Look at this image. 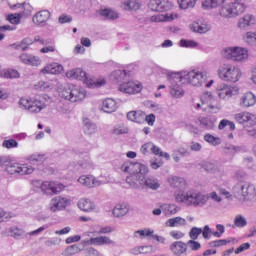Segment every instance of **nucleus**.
<instances>
[{
	"label": "nucleus",
	"mask_w": 256,
	"mask_h": 256,
	"mask_svg": "<svg viewBox=\"0 0 256 256\" xmlns=\"http://www.w3.org/2000/svg\"><path fill=\"white\" fill-rule=\"evenodd\" d=\"M148 7L151 11L163 13L164 11H169L173 7V4L169 0H150Z\"/></svg>",
	"instance_id": "obj_16"
},
{
	"label": "nucleus",
	"mask_w": 256,
	"mask_h": 256,
	"mask_svg": "<svg viewBox=\"0 0 256 256\" xmlns=\"http://www.w3.org/2000/svg\"><path fill=\"white\" fill-rule=\"evenodd\" d=\"M185 225H187V220L180 216L169 218L166 221V227H185Z\"/></svg>",
	"instance_id": "obj_36"
},
{
	"label": "nucleus",
	"mask_w": 256,
	"mask_h": 256,
	"mask_svg": "<svg viewBox=\"0 0 256 256\" xmlns=\"http://www.w3.org/2000/svg\"><path fill=\"white\" fill-rule=\"evenodd\" d=\"M40 189L46 195H57L65 189V186L59 182L44 181L41 183Z\"/></svg>",
	"instance_id": "obj_15"
},
{
	"label": "nucleus",
	"mask_w": 256,
	"mask_h": 256,
	"mask_svg": "<svg viewBox=\"0 0 256 256\" xmlns=\"http://www.w3.org/2000/svg\"><path fill=\"white\" fill-rule=\"evenodd\" d=\"M129 213L127 204H117L113 209L114 217H125Z\"/></svg>",
	"instance_id": "obj_39"
},
{
	"label": "nucleus",
	"mask_w": 256,
	"mask_h": 256,
	"mask_svg": "<svg viewBox=\"0 0 256 256\" xmlns=\"http://www.w3.org/2000/svg\"><path fill=\"white\" fill-rule=\"evenodd\" d=\"M204 141L210 143V145H213L214 147H217V145H221V138L215 137L211 134H206L204 136Z\"/></svg>",
	"instance_id": "obj_45"
},
{
	"label": "nucleus",
	"mask_w": 256,
	"mask_h": 256,
	"mask_svg": "<svg viewBox=\"0 0 256 256\" xmlns=\"http://www.w3.org/2000/svg\"><path fill=\"white\" fill-rule=\"evenodd\" d=\"M118 89L127 95H135V93H141L142 86L141 83L128 81L120 84Z\"/></svg>",
	"instance_id": "obj_17"
},
{
	"label": "nucleus",
	"mask_w": 256,
	"mask_h": 256,
	"mask_svg": "<svg viewBox=\"0 0 256 256\" xmlns=\"http://www.w3.org/2000/svg\"><path fill=\"white\" fill-rule=\"evenodd\" d=\"M153 235V231L151 229H143V230H137L134 232V237L143 239L145 237H151Z\"/></svg>",
	"instance_id": "obj_49"
},
{
	"label": "nucleus",
	"mask_w": 256,
	"mask_h": 256,
	"mask_svg": "<svg viewBox=\"0 0 256 256\" xmlns=\"http://www.w3.org/2000/svg\"><path fill=\"white\" fill-rule=\"evenodd\" d=\"M235 120L237 121V123L243 125L244 123L251 121V114H249L248 112L238 113L235 115Z\"/></svg>",
	"instance_id": "obj_44"
},
{
	"label": "nucleus",
	"mask_w": 256,
	"mask_h": 256,
	"mask_svg": "<svg viewBox=\"0 0 256 256\" xmlns=\"http://www.w3.org/2000/svg\"><path fill=\"white\" fill-rule=\"evenodd\" d=\"M100 17L103 19H110V21H115V19H119V14L111 9H102L99 10Z\"/></svg>",
	"instance_id": "obj_40"
},
{
	"label": "nucleus",
	"mask_w": 256,
	"mask_h": 256,
	"mask_svg": "<svg viewBox=\"0 0 256 256\" xmlns=\"http://www.w3.org/2000/svg\"><path fill=\"white\" fill-rule=\"evenodd\" d=\"M20 60L22 63H25V65H32L33 67H38V65H41V59L39 56H33L27 53L20 55Z\"/></svg>",
	"instance_id": "obj_27"
},
{
	"label": "nucleus",
	"mask_w": 256,
	"mask_h": 256,
	"mask_svg": "<svg viewBox=\"0 0 256 256\" xmlns=\"http://www.w3.org/2000/svg\"><path fill=\"white\" fill-rule=\"evenodd\" d=\"M168 183L170 187L178 189L174 192L175 201H177V193L187 195V192H185V189H187V181H185V178L179 176H170L168 177Z\"/></svg>",
	"instance_id": "obj_13"
},
{
	"label": "nucleus",
	"mask_w": 256,
	"mask_h": 256,
	"mask_svg": "<svg viewBox=\"0 0 256 256\" xmlns=\"http://www.w3.org/2000/svg\"><path fill=\"white\" fill-rule=\"evenodd\" d=\"M202 232H203V228L192 227L189 232V237L193 241H197V239H199V235H201Z\"/></svg>",
	"instance_id": "obj_53"
},
{
	"label": "nucleus",
	"mask_w": 256,
	"mask_h": 256,
	"mask_svg": "<svg viewBox=\"0 0 256 256\" xmlns=\"http://www.w3.org/2000/svg\"><path fill=\"white\" fill-rule=\"evenodd\" d=\"M229 243V240L221 239V240H214L209 242V247H223V245H227Z\"/></svg>",
	"instance_id": "obj_61"
},
{
	"label": "nucleus",
	"mask_w": 256,
	"mask_h": 256,
	"mask_svg": "<svg viewBox=\"0 0 256 256\" xmlns=\"http://www.w3.org/2000/svg\"><path fill=\"white\" fill-rule=\"evenodd\" d=\"M190 29L194 33H207L208 31H211V26L207 24H199L198 22H193L190 24Z\"/></svg>",
	"instance_id": "obj_38"
},
{
	"label": "nucleus",
	"mask_w": 256,
	"mask_h": 256,
	"mask_svg": "<svg viewBox=\"0 0 256 256\" xmlns=\"http://www.w3.org/2000/svg\"><path fill=\"white\" fill-rule=\"evenodd\" d=\"M241 1L243 0H231V2L224 3L222 6H220V17H223L224 19H233L238 17V15L245 13L247 6L241 3Z\"/></svg>",
	"instance_id": "obj_3"
},
{
	"label": "nucleus",
	"mask_w": 256,
	"mask_h": 256,
	"mask_svg": "<svg viewBox=\"0 0 256 256\" xmlns=\"http://www.w3.org/2000/svg\"><path fill=\"white\" fill-rule=\"evenodd\" d=\"M49 19H51V12L49 10H42L33 16L32 21L34 25L45 27Z\"/></svg>",
	"instance_id": "obj_19"
},
{
	"label": "nucleus",
	"mask_w": 256,
	"mask_h": 256,
	"mask_svg": "<svg viewBox=\"0 0 256 256\" xmlns=\"http://www.w3.org/2000/svg\"><path fill=\"white\" fill-rule=\"evenodd\" d=\"M244 41L248 45H256V32H247L244 36Z\"/></svg>",
	"instance_id": "obj_51"
},
{
	"label": "nucleus",
	"mask_w": 256,
	"mask_h": 256,
	"mask_svg": "<svg viewBox=\"0 0 256 256\" xmlns=\"http://www.w3.org/2000/svg\"><path fill=\"white\" fill-rule=\"evenodd\" d=\"M187 245L191 251H199V249H201V243L192 239L188 241Z\"/></svg>",
	"instance_id": "obj_63"
},
{
	"label": "nucleus",
	"mask_w": 256,
	"mask_h": 256,
	"mask_svg": "<svg viewBox=\"0 0 256 256\" xmlns=\"http://www.w3.org/2000/svg\"><path fill=\"white\" fill-rule=\"evenodd\" d=\"M5 167L9 175H31V173H33V167L11 162L9 160H7Z\"/></svg>",
	"instance_id": "obj_12"
},
{
	"label": "nucleus",
	"mask_w": 256,
	"mask_h": 256,
	"mask_svg": "<svg viewBox=\"0 0 256 256\" xmlns=\"http://www.w3.org/2000/svg\"><path fill=\"white\" fill-rule=\"evenodd\" d=\"M224 151L228 155H235V153H239V151H241V148L239 146H235V145H232V144H227L224 147Z\"/></svg>",
	"instance_id": "obj_57"
},
{
	"label": "nucleus",
	"mask_w": 256,
	"mask_h": 256,
	"mask_svg": "<svg viewBox=\"0 0 256 256\" xmlns=\"http://www.w3.org/2000/svg\"><path fill=\"white\" fill-rule=\"evenodd\" d=\"M193 107L197 111H203L204 113H217V111H219V108L216 105L205 102V100L198 103H193Z\"/></svg>",
	"instance_id": "obj_22"
},
{
	"label": "nucleus",
	"mask_w": 256,
	"mask_h": 256,
	"mask_svg": "<svg viewBox=\"0 0 256 256\" xmlns=\"http://www.w3.org/2000/svg\"><path fill=\"white\" fill-rule=\"evenodd\" d=\"M84 245H113V240H111L107 236H98V237H91L89 239L83 240Z\"/></svg>",
	"instance_id": "obj_21"
},
{
	"label": "nucleus",
	"mask_w": 256,
	"mask_h": 256,
	"mask_svg": "<svg viewBox=\"0 0 256 256\" xmlns=\"http://www.w3.org/2000/svg\"><path fill=\"white\" fill-rule=\"evenodd\" d=\"M198 121L203 129L211 131L215 129V123L217 122V118H215V116H206L199 118Z\"/></svg>",
	"instance_id": "obj_26"
},
{
	"label": "nucleus",
	"mask_w": 256,
	"mask_h": 256,
	"mask_svg": "<svg viewBox=\"0 0 256 256\" xmlns=\"http://www.w3.org/2000/svg\"><path fill=\"white\" fill-rule=\"evenodd\" d=\"M102 111L104 113H115L117 111V102L113 98H106L102 102Z\"/></svg>",
	"instance_id": "obj_33"
},
{
	"label": "nucleus",
	"mask_w": 256,
	"mask_h": 256,
	"mask_svg": "<svg viewBox=\"0 0 256 256\" xmlns=\"http://www.w3.org/2000/svg\"><path fill=\"white\" fill-rule=\"evenodd\" d=\"M236 227H245L247 225V219L243 215H237L234 219Z\"/></svg>",
	"instance_id": "obj_59"
},
{
	"label": "nucleus",
	"mask_w": 256,
	"mask_h": 256,
	"mask_svg": "<svg viewBox=\"0 0 256 256\" xmlns=\"http://www.w3.org/2000/svg\"><path fill=\"white\" fill-rule=\"evenodd\" d=\"M160 207L166 217H173V215H177L181 211V208L176 204H162Z\"/></svg>",
	"instance_id": "obj_32"
},
{
	"label": "nucleus",
	"mask_w": 256,
	"mask_h": 256,
	"mask_svg": "<svg viewBox=\"0 0 256 256\" xmlns=\"http://www.w3.org/2000/svg\"><path fill=\"white\" fill-rule=\"evenodd\" d=\"M19 107L29 111V113H41L45 108V103L37 98H21L19 100Z\"/></svg>",
	"instance_id": "obj_10"
},
{
	"label": "nucleus",
	"mask_w": 256,
	"mask_h": 256,
	"mask_svg": "<svg viewBox=\"0 0 256 256\" xmlns=\"http://www.w3.org/2000/svg\"><path fill=\"white\" fill-rule=\"evenodd\" d=\"M203 169H205V171H208L209 173H215V171H217V166L215 165V163L206 162L203 165Z\"/></svg>",
	"instance_id": "obj_64"
},
{
	"label": "nucleus",
	"mask_w": 256,
	"mask_h": 256,
	"mask_svg": "<svg viewBox=\"0 0 256 256\" xmlns=\"http://www.w3.org/2000/svg\"><path fill=\"white\" fill-rule=\"evenodd\" d=\"M79 251H81V249L79 248L78 245L73 244L71 246H68L64 252L63 255L65 256H71V255H75L76 253H79Z\"/></svg>",
	"instance_id": "obj_52"
},
{
	"label": "nucleus",
	"mask_w": 256,
	"mask_h": 256,
	"mask_svg": "<svg viewBox=\"0 0 256 256\" xmlns=\"http://www.w3.org/2000/svg\"><path fill=\"white\" fill-rule=\"evenodd\" d=\"M68 79H78V81H83L88 87H93L95 85L89 77H87V72L83 71L81 68H75L66 73Z\"/></svg>",
	"instance_id": "obj_14"
},
{
	"label": "nucleus",
	"mask_w": 256,
	"mask_h": 256,
	"mask_svg": "<svg viewBox=\"0 0 256 256\" xmlns=\"http://www.w3.org/2000/svg\"><path fill=\"white\" fill-rule=\"evenodd\" d=\"M61 72H63V65L59 63L48 64L41 70L44 75H59Z\"/></svg>",
	"instance_id": "obj_25"
},
{
	"label": "nucleus",
	"mask_w": 256,
	"mask_h": 256,
	"mask_svg": "<svg viewBox=\"0 0 256 256\" xmlns=\"http://www.w3.org/2000/svg\"><path fill=\"white\" fill-rule=\"evenodd\" d=\"M31 165H41L45 161V156L41 154H33L29 157Z\"/></svg>",
	"instance_id": "obj_48"
},
{
	"label": "nucleus",
	"mask_w": 256,
	"mask_h": 256,
	"mask_svg": "<svg viewBox=\"0 0 256 256\" xmlns=\"http://www.w3.org/2000/svg\"><path fill=\"white\" fill-rule=\"evenodd\" d=\"M234 196L239 201H256L255 185L249 182H239L232 188Z\"/></svg>",
	"instance_id": "obj_4"
},
{
	"label": "nucleus",
	"mask_w": 256,
	"mask_h": 256,
	"mask_svg": "<svg viewBox=\"0 0 256 256\" xmlns=\"http://www.w3.org/2000/svg\"><path fill=\"white\" fill-rule=\"evenodd\" d=\"M180 75H182V79L187 81L190 85H193V87H201V85H205L207 81V76L197 70H192L188 73H180Z\"/></svg>",
	"instance_id": "obj_11"
},
{
	"label": "nucleus",
	"mask_w": 256,
	"mask_h": 256,
	"mask_svg": "<svg viewBox=\"0 0 256 256\" xmlns=\"http://www.w3.org/2000/svg\"><path fill=\"white\" fill-rule=\"evenodd\" d=\"M170 251L175 256L185 255V253H187V244L182 241L173 242L170 245Z\"/></svg>",
	"instance_id": "obj_24"
},
{
	"label": "nucleus",
	"mask_w": 256,
	"mask_h": 256,
	"mask_svg": "<svg viewBox=\"0 0 256 256\" xmlns=\"http://www.w3.org/2000/svg\"><path fill=\"white\" fill-rule=\"evenodd\" d=\"M174 19L173 14H157L151 16L150 21L152 23H163L165 21H173Z\"/></svg>",
	"instance_id": "obj_41"
},
{
	"label": "nucleus",
	"mask_w": 256,
	"mask_h": 256,
	"mask_svg": "<svg viewBox=\"0 0 256 256\" xmlns=\"http://www.w3.org/2000/svg\"><path fill=\"white\" fill-rule=\"evenodd\" d=\"M77 206L79 207V209H81V211H84L85 213L95 211V203L87 198L80 199Z\"/></svg>",
	"instance_id": "obj_34"
},
{
	"label": "nucleus",
	"mask_w": 256,
	"mask_h": 256,
	"mask_svg": "<svg viewBox=\"0 0 256 256\" xmlns=\"http://www.w3.org/2000/svg\"><path fill=\"white\" fill-rule=\"evenodd\" d=\"M3 75L6 79H17V78H19V72L17 70H13V69L5 71Z\"/></svg>",
	"instance_id": "obj_60"
},
{
	"label": "nucleus",
	"mask_w": 256,
	"mask_h": 256,
	"mask_svg": "<svg viewBox=\"0 0 256 256\" xmlns=\"http://www.w3.org/2000/svg\"><path fill=\"white\" fill-rule=\"evenodd\" d=\"M216 95L219 99H230L233 97V88L226 84L219 85L216 89Z\"/></svg>",
	"instance_id": "obj_23"
},
{
	"label": "nucleus",
	"mask_w": 256,
	"mask_h": 256,
	"mask_svg": "<svg viewBox=\"0 0 256 256\" xmlns=\"http://www.w3.org/2000/svg\"><path fill=\"white\" fill-rule=\"evenodd\" d=\"M2 147L4 149H14L15 147H19V143L15 139H8L3 141Z\"/></svg>",
	"instance_id": "obj_56"
},
{
	"label": "nucleus",
	"mask_w": 256,
	"mask_h": 256,
	"mask_svg": "<svg viewBox=\"0 0 256 256\" xmlns=\"http://www.w3.org/2000/svg\"><path fill=\"white\" fill-rule=\"evenodd\" d=\"M9 233L11 237H15L16 239L19 237H25V231L23 229L12 227L9 229Z\"/></svg>",
	"instance_id": "obj_55"
},
{
	"label": "nucleus",
	"mask_w": 256,
	"mask_h": 256,
	"mask_svg": "<svg viewBox=\"0 0 256 256\" xmlns=\"http://www.w3.org/2000/svg\"><path fill=\"white\" fill-rule=\"evenodd\" d=\"M148 173H142L136 183H132V189H139L140 191H157L161 188V182L155 176H147Z\"/></svg>",
	"instance_id": "obj_5"
},
{
	"label": "nucleus",
	"mask_w": 256,
	"mask_h": 256,
	"mask_svg": "<svg viewBox=\"0 0 256 256\" xmlns=\"http://www.w3.org/2000/svg\"><path fill=\"white\" fill-rule=\"evenodd\" d=\"M222 56L225 59H230L231 61H235L239 63L241 61H245L249 57V51L246 48L241 47H227L222 51Z\"/></svg>",
	"instance_id": "obj_9"
},
{
	"label": "nucleus",
	"mask_w": 256,
	"mask_h": 256,
	"mask_svg": "<svg viewBox=\"0 0 256 256\" xmlns=\"http://www.w3.org/2000/svg\"><path fill=\"white\" fill-rule=\"evenodd\" d=\"M79 167H81V169H93V167H95V164L93 163V161H91L90 157H87L84 160H80L78 162Z\"/></svg>",
	"instance_id": "obj_46"
},
{
	"label": "nucleus",
	"mask_w": 256,
	"mask_h": 256,
	"mask_svg": "<svg viewBox=\"0 0 256 256\" xmlns=\"http://www.w3.org/2000/svg\"><path fill=\"white\" fill-rule=\"evenodd\" d=\"M123 173H129L126 183L133 189V183H137L143 173H149V168L139 162L126 161L121 165Z\"/></svg>",
	"instance_id": "obj_1"
},
{
	"label": "nucleus",
	"mask_w": 256,
	"mask_h": 256,
	"mask_svg": "<svg viewBox=\"0 0 256 256\" xmlns=\"http://www.w3.org/2000/svg\"><path fill=\"white\" fill-rule=\"evenodd\" d=\"M78 183L84 185V187H99L101 185V181L96 180L93 176H81L78 179Z\"/></svg>",
	"instance_id": "obj_29"
},
{
	"label": "nucleus",
	"mask_w": 256,
	"mask_h": 256,
	"mask_svg": "<svg viewBox=\"0 0 256 256\" xmlns=\"http://www.w3.org/2000/svg\"><path fill=\"white\" fill-rule=\"evenodd\" d=\"M112 82L123 85L127 81V72L125 70H116L110 75Z\"/></svg>",
	"instance_id": "obj_28"
},
{
	"label": "nucleus",
	"mask_w": 256,
	"mask_h": 256,
	"mask_svg": "<svg viewBox=\"0 0 256 256\" xmlns=\"http://www.w3.org/2000/svg\"><path fill=\"white\" fill-rule=\"evenodd\" d=\"M207 201H209V195L201 192L188 191L186 194H183V192L176 194V203H185L193 207H203Z\"/></svg>",
	"instance_id": "obj_2"
},
{
	"label": "nucleus",
	"mask_w": 256,
	"mask_h": 256,
	"mask_svg": "<svg viewBox=\"0 0 256 256\" xmlns=\"http://www.w3.org/2000/svg\"><path fill=\"white\" fill-rule=\"evenodd\" d=\"M127 119L133 123H145V112L141 110L130 111L127 113Z\"/></svg>",
	"instance_id": "obj_31"
},
{
	"label": "nucleus",
	"mask_w": 256,
	"mask_h": 256,
	"mask_svg": "<svg viewBox=\"0 0 256 256\" xmlns=\"http://www.w3.org/2000/svg\"><path fill=\"white\" fill-rule=\"evenodd\" d=\"M216 229L217 231H214V233H212L213 237H223V233H225V226H223L222 224H217Z\"/></svg>",
	"instance_id": "obj_62"
},
{
	"label": "nucleus",
	"mask_w": 256,
	"mask_h": 256,
	"mask_svg": "<svg viewBox=\"0 0 256 256\" xmlns=\"http://www.w3.org/2000/svg\"><path fill=\"white\" fill-rule=\"evenodd\" d=\"M180 47L195 49V48L199 47V43L195 42L194 40L181 39Z\"/></svg>",
	"instance_id": "obj_47"
},
{
	"label": "nucleus",
	"mask_w": 256,
	"mask_h": 256,
	"mask_svg": "<svg viewBox=\"0 0 256 256\" xmlns=\"http://www.w3.org/2000/svg\"><path fill=\"white\" fill-rule=\"evenodd\" d=\"M213 230H211V227H209V225H205L202 229V236H203V239H206V240H209L211 239V235H213Z\"/></svg>",
	"instance_id": "obj_58"
},
{
	"label": "nucleus",
	"mask_w": 256,
	"mask_h": 256,
	"mask_svg": "<svg viewBox=\"0 0 256 256\" xmlns=\"http://www.w3.org/2000/svg\"><path fill=\"white\" fill-rule=\"evenodd\" d=\"M167 79L170 83V95L174 99H181L185 95V90L181 85L183 83V75L181 73L172 72L167 75Z\"/></svg>",
	"instance_id": "obj_6"
},
{
	"label": "nucleus",
	"mask_w": 256,
	"mask_h": 256,
	"mask_svg": "<svg viewBox=\"0 0 256 256\" xmlns=\"http://www.w3.org/2000/svg\"><path fill=\"white\" fill-rule=\"evenodd\" d=\"M59 95L67 101L77 103V101H83V99H85L86 92L82 87L71 85L60 91Z\"/></svg>",
	"instance_id": "obj_8"
},
{
	"label": "nucleus",
	"mask_w": 256,
	"mask_h": 256,
	"mask_svg": "<svg viewBox=\"0 0 256 256\" xmlns=\"http://www.w3.org/2000/svg\"><path fill=\"white\" fill-rule=\"evenodd\" d=\"M256 18L252 14H246L243 17L238 19L237 27L241 29V31H247L249 27L255 25Z\"/></svg>",
	"instance_id": "obj_20"
},
{
	"label": "nucleus",
	"mask_w": 256,
	"mask_h": 256,
	"mask_svg": "<svg viewBox=\"0 0 256 256\" xmlns=\"http://www.w3.org/2000/svg\"><path fill=\"white\" fill-rule=\"evenodd\" d=\"M227 0H205L202 2V7L204 9H215V7H219V5H225Z\"/></svg>",
	"instance_id": "obj_42"
},
{
	"label": "nucleus",
	"mask_w": 256,
	"mask_h": 256,
	"mask_svg": "<svg viewBox=\"0 0 256 256\" xmlns=\"http://www.w3.org/2000/svg\"><path fill=\"white\" fill-rule=\"evenodd\" d=\"M29 45H33V39H31V38H24L17 45V49H21L22 51H27V49H29Z\"/></svg>",
	"instance_id": "obj_54"
},
{
	"label": "nucleus",
	"mask_w": 256,
	"mask_h": 256,
	"mask_svg": "<svg viewBox=\"0 0 256 256\" xmlns=\"http://www.w3.org/2000/svg\"><path fill=\"white\" fill-rule=\"evenodd\" d=\"M124 11H138L141 8V4L137 0H126L121 4Z\"/></svg>",
	"instance_id": "obj_37"
},
{
	"label": "nucleus",
	"mask_w": 256,
	"mask_h": 256,
	"mask_svg": "<svg viewBox=\"0 0 256 256\" xmlns=\"http://www.w3.org/2000/svg\"><path fill=\"white\" fill-rule=\"evenodd\" d=\"M23 15H25V11L23 10L15 14H10L7 16V21H9V23H12V25H19V23H21V17H23Z\"/></svg>",
	"instance_id": "obj_43"
},
{
	"label": "nucleus",
	"mask_w": 256,
	"mask_h": 256,
	"mask_svg": "<svg viewBox=\"0 0 256 256\" xmlns=\"http://www.w3.org/2000/svg\"><path fill=\"white\" fill-rule=\"evenodd\" d=\"M67 203H69V199L57 196L50 200L49 209L52 213H56V211H61L67 207Z\"/></svg>",
	"instance_id": "obj_18"
},
{
	"label": "nucleus",
	"mask_w": 256,
	"mask_h": 256,
	"mask_svg": "<svg viewBox=\"0 0 256 256\" xmlns=\"http://www.w3.org/2000/svg\"><path fill=\"white\" fill-rule=\"evenodd\" d=\"M218 75L222 81L237 83L241 79V70L229 64H222L218 69Z\"/></svg>",
	"instance_id": "obj_7"
},
{
	"label": "nucleus",
	"mask_w": 256,
	"mask_h": 256,
	"mask_svg": "<svg viewBox=\"0 0 256 256\" xmlns=\"http://www.w3.org/2000/svg\"><path fill=\"white\" fill-rule=\"evenodd\" d=\"M255 102V95L251 92H247L241 97L240 105L241 107H253V105H255Z\"/></svg>",
	"instance_id": "obj_35"
},
{
	"label": "nucleus",
	"mask_w": 256,
	"mask_h": 256,
	"mask_svg": "<svg viewBox=\"0 0 256 256\" xmlns=\"http://www.w3.org/2000/svg\"><path fill=\"white\" fill-rule=\"evenodd\" d=\"M83 132L85 135H95L97 133V124L89 118H83Z\"/></svg>",
	"instance_id": "obj_30"
},
{
	"label": "nucleus",
	"mask_w": 256,
	"mask_h": 256,
	"mask_svg": "<svg viewBox=\"0 0 256 256\" xmlns=\"http://www.w3.org/2000/svg\"><path fill=\"white\" fill-rule=\"evenodd\" d=\"M152 153L154 155H158V157H164V159H167V161L171 159V156L169 155V153L163 152V150H161L159 146H156L155 144L153 145Z\"/></svg>",
	"instance_id": "obj_50"
}]
</instances>
